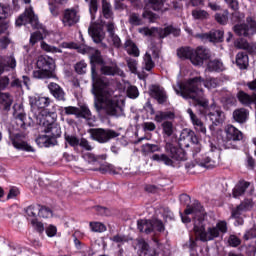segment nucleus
<instances>
[{
    "mask_svg": "<svg viewBox=\"0 0 256 256\" xmlns=\"http://www.w3.org/2000/svg\"><path fill=\"white\" fill-rule=\"evenodd\" d=\"M177 55L180 59H189L191 61V57H193V49L180 48L177 51Z\"/></svg>",
    "mask_w": 256,
    "mask_h": 256,
    "instance_id": "37998d69",
    "label": "nucleus"
},
{
    "mask_svg": "<svg viewBox=\"0 0 256 256\" xmlns=\"http://www.w3.org/2000/svg\"><path fill=\"white\" fill-rule=\"evenodd\" d=\"M83 159H85V161H87L88 163H95L98 159H105V156H95L91 153H85L83 154Z\"/></svg>",
    "mask_w": 256,
    "mask_h": 256,
    "instance_id": "6e6d98bb",
    "label": "nucleus"
},
{
    "mask_svg": "<svg viewBox=\"0 0 256 256\" xmlns=\"http://www.w3.org/2000/svg\"><path fill=\"white\" fill-rule=\"evenodd\" d=\"M29 103L31 106L32 111H38L41 109V111L38 113L37 117L43 113V111H46V113H51L46 109V107H49L51 105V99L49 97L41 96V95H34L29 97Z\"/></svg>",
    "mask_w": 256,
    "mask_h": 256,
    "instance_id": "6e6552de",
    "label": "nucleus"
},
{
    "mask_svg": "<svg viewBox=\"0 0 256 256\" xmlns=\"http://www.w3.org/2000/svg\"><path fill=\"white\" fill-rule=\"evenodd\" d=\"M97 9H98L97 0H91L89 5V11L92 19H95L94 14L97 13Z\"/></svg>",
    "mask_w": 256,
    "mask_h": 256,
    "instance_id": "774afa93",
    "label": "nucleus"
},
{
    "mask_svg": "<svg viewBox=\"0 0 256 256\" xmlns=\"http://www.w3.org/2000/svg\"><path fill=\"white\" fill-rule=\"evenodd\" d=\"M159 57V50L157 48H150L144 55V69L146 71H151L153 67H155V62H153V59H157Z\"/></svg>",
    "mask_w": 256,
    "mask_h": 256,
    "instance_id": "a211bd4d",
    "label": "nucleus"
},
{
    "mask_svg": "<svg viewBox=\"0 0 256 256\" xmlns=\"http://www.w3.org/2000/svg\"><path fill=\"white\" fill-rule=\"evenodd\" d=\"M225 133L228 141H241V139H243V133L233 125H227Z\"/></svg>",
    "mask_w": 256,
    "mask_h": 256,
    "instance_id": "4be33fe9",
    "label": "nucleus"
},
{
    "mask_svg": "<svg viewBox=\"0 0 256 256\" xmlns=\"http://www.w3.org/2000/svg\"><path fill=\"white\" fill-rule=\"evenodd\" d=\"M102 13L105 19H113V10L111 4L107 0H102Z\"/></svg>",
    "mask_w": 256,
    "mask_h": 256,
    "instance_id": "4c0bfd02",
    "label": "nucleus"
},
{
    "mask_svg": "<svg viewBox=\"0 0 256 256\" xmlns=\"http://www.w3.org/2000/svg\"><path fill=\"white\" fill-rule=\"evenodd\" d=\"M75 71L79 75H83L87 72V63L85 61H80L75 65Z\"/></svg>",
    "mask_w": 256,
    "mask_h": 256,
    "instance_id": "13d9d810",
    "label": "nucleus"
},
{
    "mask_svg": "<svg viewBox=\"0 0 256 256\" xmlns=\"http://www.w3.org/2000/svg\"><path fill=\"white\" fill-rule=\"evenodd\" d=\"M110 241H113V243H117L118 245H123V243H127V237L121 234H117L111 237Z\"/></svg>",
    "mask_w": 256,
    "mask_h": 256,
    "instance_id": "e2e57ef3",
    "label": "nucleus"
},
{
    "mask_svg": "<svg viewBox=\"0 0 256 256\" xmlns=\"http://www.w3.org/2000/svg\"><path fill=\"white\" fill-rule=\"evenodd\" d=\"M77 118H82L86 119L88 121L89 125L95 123V116L91 113V110L87 105H82L80 109H78V117Z\"/></svg>",
    "mask_w": 256,
    "mask_h": 256,
    "instance_id": "a878e982",
    "label": "nucleus"
},
{
    "mask_svg": "<svg viewBox=\"0 0 256 256\" xmlns=\"http://www.w3.org/2000/svg\"><path fill=\"white\" fill-rule=\"evenodd\" d=\"M173 117H175V114L172 112H158L155 116V121L161 123V121H165V119H173Z\"/></svg>",
    "mask_w": 256,
    "mask_h": 256,
    "instance_id": "09e8293b",
    "label": "nucleus"
},
{
    "mask_svg": "<svg viewBox=\"0 0 256 256\" xmlns=\"http://www.w3.org/2000/svg\"><path fill=\"white\" fill-rule=\"evenodd\" d=\"M127 96L130 99H137L139 97V90L135 86H129L127 89Z\"/></svg>",
    "mask_w": 256,
    "mask_h": 256,
    "instance_id": "052dcab7",
    "label": "nucleus"
},
{
    "mask_svg": "<svg viewBox=\"0 0 256 256\" xmlns=\"http://www.w3.org/2000/svg\"><path fill=\"white\" fill-rule=\"evenodd\" d=\"M139 33L142 35H149V36H155L159 35L162 39L167 37V35H174L175 37H178L180 35L181 30L174 28L173 26H168L166 28H140Z\"/></svg>",
    "mask_w": 256,
    "mask_h": 256,
    "instance_id": "0eeeda50",
    "label": "nucleus"
},
{
    "mask_svg": "<svg viewBox=\"0 0 256 256\" xmlns=\"http://www.w3.org/2000/svg\"><path fill=\"white\" fill-rule=\"evenodd\" d=\"M145 11L143 13V17L145 19H153V13L149 11L152 9L153 11H162L163 10V0H148L146 2Z\"/></svg>",
    "mask_w": 256,
    "mask_h": 256,
    "instance_id": "dca6fc26",
    "label": "nucleus"
},
{
    "mask_svg": "<svg viewBox=\"0 0 256 256\" xmlns=\"http://www.w3.org/2000/svg\"><path fill=\"white\" fill-rule=\"evenodd\" d=\"M92 137L98 143H107L109 139H115V137H119V134L114 130H105V129H96L92 133Z\"/></svg>",
    "mask_w": 256,
    "mask_h": 256,
    "instance_id": "ddd939ff",
    "label": "nucleus"
},
{
    "mask_svg": "<svg viewBox=\"0 0 256 256\" xmlns=\"http://www.w3.org/2000/svg\"><path fill=\"white\" fill-rule=\"evenodd\" d=\"M208 71H225V65L221 60H210L207 64Z\"/></svg>",
    "mask_w": 256,
    "mask_h": 256,
    "instance_id": "c9c22d12",
    "label": "nucleus"
},
{
    "mask_svg": "<svg viewBox=\"0 0 256 256\" xmlns=\"http://www.w3.org/2000/svg\"><path fill=\"white\" fill-rule=\"evenodd\" d=\"M189 215H192L194 220H198V223H194V232L196 237L200 238V241H213V239H217V237L227 233L228 228L225 221H218L215 226H210L205 230V226L201 223L205 217V210L198 201H195L192 206H187L184 215L181 214L183 223H191Z\"/></svg>",
    "mask_w": 256,
    "mask_h": 256,
    "instance_id": "f03ea898",
    "label": "nucleus"
},
{
    "mask_svg": "<svg viewBox=\"0 0 256 256\" xmlns=\"http://www.w3.org/2000/svg\"><path fill=\"white\" fill-rule=\"evenodd\" d=\"M137 225L141 233H153V220H138Z\"/></svg>",
    "mask_w": 256,
    "mask_h": 256,
    "instance_id": "2f4dec72",
    "label": "nucleus"
},
{
    "mask_svg": "<svg viewBox=\"0 0 256 256\" xmlns=\"http://www.w3.org/2000/svg\"><path fill=\"white\" fill-rule=\"evenodd\" d=\"M138 247L146 256H157V251H155V249L149 248V244L145 241H140Z\"/></svg>",
    "mask_w": 256,
    "mask_h": 256,
    "instance_id": "e433bc0d",
    "label": "nucleus"
},
{
    "mask_svg": "<svg viewBox=\"0 0 256 256\" xmlns=\"http://www.w3.org/2000/svg\"><path fill=\"white\" fill-rule=\"evenodd\" d=\"M210 41L213 43L221 42L223 41V35L224 32L222 30H214L210 32Z\"/></svg>",
    "mask_w": 256,
    "mask_h": 256,
    "instance_id": "a18cd8bd",
    "label": "nucleus"
},
{
    "mask_svg": "<svg viewBox=\"0 0 256 256\" xmlns=\"http://www.w3.org/2000/svg\"><path fill=\"white\" fill-rule=\"evenodd\" d=\"M91 62V78H92V95H94V107L97 113L105 111L107 115L112 117H123L125 115V110L120 104L117 97H113V90H111V84L107 80L100 78L97 74L95 65H103V57H101V52L95 50V52L90 56Z\"/></svg>",
    "mask_w": 256,
    "mask_h": 256,
    "instance_id": "f257e3e1",
    "label": "nucleus"
},
{
    "mask_svg": "<svg viewBox=\"0 0 256 256\" xmlns=\"http://www.w3.org/2000/svg\"><path fill=\"white\" fill-rule=\"evenodd\" d=\"M152 224L153 232L158 231L159 233H161L162 231H165V225H163V222L161 220L153 219Z\"/></svg>",
    "mask_w": 256,
    "mask_h": 256,
    "instance_id": "4d7b16f0",
    "label": "nucleus"
},
{
    "mask_svg": "<svg viewBox=\"0 0 256 256\" xmlns=\"http://www.w3.org/2000/svg\"><path fill=\"white\" fill-rule=\"evenodd\" d=\"M78 145L79 147H82V149H85V151H93L91 143H89V141H87L85 138H81Z\"/></svg>",
    "mask_w": 256,
    "mask_h": 256,
    "instance_id": "69168bd1",
    "label": "nucleus"
},
{
    "mask_svg": "<svg viewBox=\"0 0 256 256\" xmlns=\"http://www.w3.org/2000/svg\"><path fill=\"white\" fill-rule=\"evenodd\" d=\"M203 83L206 89H216V87H219V80L216 78H208L204 81L203 78L196 77L188 80L186 83H177L176 86H173V89L180 97L192 99L196 105L207 109L209 107V100L205 98L203 89H201Z\"/></svg>",
    "mask_w": 256,
    "mask_h": 256,
    "instance_id": "7ed1b4c3",
    "label": "nucleus"
},
{
    "mask_svg": "<svg viewBox=\"0 0 256 256\" xmlns=\"http://www.w3.org/2000/svg\"><path fill=\"white\" fill-rule=\"evenodd\" d=\"M40 47L46 53H63V50H61V48L51 46V45L47 44L45 41H42L40 43Z\"/></svg>",
    "mask_w": 256,
    "mask_h": 256,
    "instance_id": "c03bdc74",
    "label": "nucleus"
},
{
    "mask_svg": "<svg viewBox=\"0 0 256 256\" xmlns=\"http://www.w3.org/2000/svg\"><path fill=\"white\" fill-rule=\"evenodd\" d=\"M249 182L240 181L233 189L232 195L235 199L244 195L245 191L249 188Z\"/></svg>",
    "mask_w": 256,
    "mask_h": 256,
    "instance_id": "7c9ffc66",
    "label": "nucleus"
},
{
    "mask_svg": "<svg viewBox=\"0 0 256 256\" xmlns=\"http://www.w3.org/2000/svg\"><path fill=\"white\" fill-rule=\"evenodd\" d=\"M189 141H192L194 145H197L199 143V138H197V135L193 130L186 128L184 129V140H181L180 145L189 147Z\"/></svg>",
    "mask_w": 256,
    "mask_h": 256,
    "instance_id": "5701e85b",
    "label": "nucleus"
},
{
    "mask_svg": "<svg viewBox=\"0 0 256 256\" xmlns=\"http://www.w3.org/2000/svg\"><path fill=\"white\" fill-rule=\"evenodd\" d=\"M100 71L102 75H119L120 77H125V72H123V70H121L116 65L107 66L103 64L100 68Z\"/></svg>",
    "mask_w": 256,
    "mask_h": 256,
    "instance_id": "393cba45",
    "label": "nucleus"
},
{
    "mask_svg": "<svg viewBox=\"0 0 256 256\" xmlns=\"http://www.w3.org/2000/svg\"><path fill=\"white\" fill-rule=\"evenodd\" d=\"M11 15V8L9 6H3L0 4V20L7 19Z\"/></svg>",
    "mask_w": 256,
    "mask_h": 256,
    "instance_id": "680f3d73",
    "label": "nucleus"
},
{
    "mask_svg": "<svg viewBox=\"0 0 256 256\" xmlns=\"http://www.w3.org/2000/svg\"><path fill=\"white\" fill-rule=\"evenodd\" d=\"M38 125L41 127L42 133L36 138L38 147H53L57 145V138L61 137V126L57 124V115L55 113H42L36 117Z\"/></svg>",
    "mask_w": 256,
    "mask_h": 256,
    "instance_id": "20e7f679",
    "label": "nucleus"
},
{
    "mask_svg": "<svg viewBox=\"0 0 256 256\" xmlns=\"http://www.w3.org/2000/svg\"><path fill=\"white\" fill-rule=\"evenodd\" d=\"M38 70L33 72L35 79H52L55 77V60L49 56H40L36 62Z\"/></svg>",
    "mask_w": 256,
    "mask_h": 256,
    "instance_id": "39448f33",
    "label": "nucleus"
},
{
    "mask_svg": "<svg viewBox=\"0 0 256 256\" xmlns=\"http://www.w3.org/2000/svg\"><path fill=\"white\" fill-rule=\"evenodd\" d=\"M199 165L206 169H213L219 165V155H216V157L207 156L202 162H199Z\"/></svg>",
    "mask_w": 256,
    "mask_h": 256,
    "instance_id": "c85d7f7f",
    "label": "nucleus"
},
{
    "mask_svg": "<svg viewBox=\"0 0 256 256\" xmlns=\"http://www.w3.org/2000/svg\"><path fill=\"white\" fill-rule=\"evenodd\" d=\"M32 25V27L37 28L39 27V18L33 12V8H28L25 12L18 17L16 20L17 27H21V25Z\"/></svg>",
    "mask_w": 256,
    "mask_h": 256,
    "instance_id": "9d476101",
    "label": "nucleus"
},
{
    "mask_svg": "<svg viewBox=\"0 0 256 256\" xmlns=\"http://www.w3.org/2000/svg\"><path fill=\"white\" fill-rule=\"evenodd\" d=\"M27 115H25V110H23V107L21 106H14V123H16L17 128L19 129V127L21 129H25V127H27Z\"/></svg>",
    "mask_w": 256,
    "mask_h": 256,
    "instance_id": "f3484780",
    "label": "nucleus"
},
{
    "mask_svg": "<svg viewBox=\"0 0 256 256\" xmlns=\"http://www.w3.org/2000/svg\"><path fill=\"white\" fill-rule=\"evenodd\" d=\"M66 143H69L71 147H79V143L81 140L77 138V136L73 135H65Z\"/></svg>",
    "mask_w": 256,
    "mask_h": 256,
    "instance_id": "864d4df0",
    "label": "nucleus"
},
{
    "mask_svg": "<svg viewBox=\"0 0 256 256\" xmlns=\"http://www.w3.org/2000/svg\"><path fill=\"white\" fill-rule=\"evenodd\" d=\"M62 113H64V115H75L76 117H78L79 108L75 106L64 107L62 108Z\"/></svg>",
    "mask_w": 256,
    "mask_h": 256,
    "instance_id": "5fc2aeb1",
    "label": "nucleus"
},
{
    "mask_svg": "<svg viewBox=\"0 0 256 256\" xmlns=\"http://www.w3.org/2000/svg\"><path fill=\"white\" fill-rule=\"evenodd\" d=\"M115 25L113 23L107 24V31L109 33V41L114 45V47H121V38L116 35L115 31Z\"/></svg>",
    "mask_w": 256,
    "mask_h": 256,
    "instance_id": "cd10ccee",
    "label": "nucleus"
},
{
    "mask_svg": "<svg viewBox=\"0 0 256 256\" xmlns=\"http://www.w3.org/2000/svg\"><path fill=\"white\" fill-rule=\"evenodd\" d=\"M143 153L149 154V153H159L161 152V146L157 144H144L142 146Z\"/></svg>",
    "mask_w": 256,
    "mask_h": 256,
    "instance_id": "a19ab883",
    "label": "nucleus"
},
{
    "mask_svg": "<svg viewBox=\"0 0 256 256\" xmlns=\"http://www.w3.org/2000/svg\"><path fill=\"white\" fill-rule=\"evenodd\" d=\"M61 3H63V0H54V3H49V11L53 17H59V5H61Z\"/></svg>",
    "mask_w": 256,
    "mask_h": 256,
    "instance_id": "79ce46f5",
    "label": "nucleus"
},
{
    "mask_svg": "<svg viewBox=\"0 0 256 256\" xmlns=\"http://www.w3.org/2000/svg\"><path fill=\"white\" fill-rule=\"evenodd\" d=\"M165 151L167 154H162V163L164 165L173 166L174 161H187V154L183 150L173 146L171 142H167L165 145Z\"/></svg>",
    "mask_w": 256,
    "mask_h": 256,
    "instance_id": "423d86ee",
    "label": "nucleus"
},
{
    "mask_svg": "<svg viewBox=\"0 0 256 256\" xmlns=\"http://www.w3.org/2000/svg\"><path fill=\"white\" fill-rule=\"evenodd\" d=\"M228 244L230 247H239V245H241V239L235 235H230L228 238Z\"/></svg>",
    "mask_w": 256,
    "mask_h": 256,
    "instance_id": "0e129e2a",
    "label": "nucleus"
},
{
    "mask_svg": "<svg viewBox=\"0 0 256 256\" xmlns=\"http://www.w3.org/2000/svg\"><path fill=\"white\" fill-rule=\"evenodd\" d=\"M90 228L94 233H104V231H107V227L100 222H90Z\"/></svg>",
    "mask_w": 256,
    "mask_h": 256,
    "instance_id": "de8ad7c7",
    "label": "nucleus"
},
{
    "mask_svg": "<svg viewBox=\"0 0 256 256\" xmlns=\"http://www.w3.org/2000/svg\"><path fill=\"white\" fill-rule=\"evenodd\" d=\"M38 215L44 219H50V217H53V211L47 207L39 206Z\"/></svg>",
    "mask_w": 256,
    "mask_h": 256,
    "instance_id": "8fccbe9b",
    "label": "nucleus"
},
{
    "mask_svg": "<svg viewBox=\"0 0 256 256\" xmlns=\"http://www.w3.org/2000/svg\"><path fill=\"white\" fill-rule=\"evenodd\" d=\"M255 237H256V226L246 231V233L244 234L245 241H249V239H255Z\"/></svg>",
    "mask_w": 256,
    "mask_h": 256,
    "instance_id": "338daca9",
    "label": "nucleus"
},
{
    "mask_svg": "<svg viewBox=\"0 0 256 256\" xmlns=\"http://www.w3.org/2000/svg\"><path fill=\"white\" fill-rule=\"evenodd\" d=\"M12 137V145L15 149H20L21 151L33 152V147L29 146L25 141H23V137L20 134H11Z\"/></svg>",
    "mask_w": 256,
    "mask_h": 256,
    "instance_id": "412c9836",
    "label": "nucleus"
},
{
    "mask_svg": "<svg viewBox=\"0 0 256 256\" xmlns=\"http://www.w3.org/2000/svg\"><path fill=\"white\" fill-rule=\"evenodd\" d=\"M192 17L199 21H205V19H209V13L205 10L195 9L192 11Z\"/></svg>",
    "mask_w": 256,
    "mask_h": 256,
    "instance_id": "58836bf2",
    "label": "nucleus"
},
{
    "mask_svg": "<svg viewBox=\"0 0 256 256\" xmlns=\"http://www.w3.org/2000/svg\"><path fill=\"white\" fill-rule=\"evenodd\" d=\"M48 89L55 99L58 101H65V92L63 91V88L59 86V84L51 82L48 85Z\"/></svg>",
    "mask_w": 256,
    "mask_h": 256,
    "instance_id": "b1692460",
    "label": "nucleus"
},
{
    "mask_svg": "<svg viewBox=\"0 0 256 256\" xmlns=\"http://www.w3.org/2000/svg\"><path fill=\"white\" fill-rule=\"evenodd\" d=\"M126 63L129 71H131L134 74H137V67L139 63L133 58H126Z\"/></svg>",
    "mask_w": 256,
    "mask_h": 256,
    "instance_id": "3c124183",
    "label": "nucleus"
},
{
    "mask_svg": "<svg viewBox=\"0 0 256 256\" xmlns=\"http://www.w3.org/2000/svg\"><path fill=\"white\" fill-rule=\"evenodd\" d=\"M236 64L240 69H247L249 67V56L245 52H239L236 55Z\"/></svg>",
    "mask_w": 256,
    "mask_h": 256,
    "instance_id": "f704fd0d",
    "label": "nucleus"
},
{
    "mask_svg": "<svg viewBox=\"0 0 256 256\" xmlns=\"http://www.w3.org/2000/svg\"><path fill=\"white\" fill-rule=\"evenodd\" d=\"M205 115L208 117V119H210L213 125H221V123L225 121V113L221 111L219 106H210Z\"/></svg>",
    "mask_w": 256,
    "mask_h": 256,
    "instance_id": "f8f14e48",
    "label": "nucleus"
},
{
    "mask_svg": "<svg viewBox=\"0 0 256 256\" xmlns=\"http://www.w3.org/2000/svg\"><path fill=\"white\" fill-rule=\"evenodd\" d=\"M175 131V128L173 127V123L170 121H164L162 123V132L163 135H165L166 137H171V135H173Z\"/></svg>",
    "mask_w": 256,
    "mask_h": 256,
    "instance_id": "ea45409f",
    "label": "nucleus"
},
{
    "mask_svg": "<svg viewBox=\"0 0 256 256\" xmlns=\"http://www.w3.org/2000/svg\"><path fill=\"white\" fill-rule=\"evenodd\" d=\"M215 20L220 25H227V21L229 20V11H224L223 13H217L215 15Z\"/></svg>",
    "mask_w": 256,
    "mask_h": 256,
    "instance_id": "49530a36",
    "label": "nucleus"
},
{
    "mask_svg": "<svg viewBox=\"0 0 256 256\" xmlns=\"http://www.w3.org/2000/svg\"><path fill=\"white\" fill-rule=\"evenodd\" d=\"M211 57V54L206 48L198 47L197 49L192 51L191 63L198 67L203 65L204 61H207Z\"/></svg>",
    "mask_w": 256,
    "mask_h": 256,
    "instance_id": "4468645a",
    "label": "nucleus"
},
{
    "mask_svg": "<svg viewBox=\"0 0 256 256\" xmlns=\"http://www.w3.org/2000/svg\"><path fill=\"white\" fill-rule=\"evenodd\" d=\"M187 113L190 117L191 123H192L196 133H201L202 135H207V127H205V124L203 123V121H201V119H199V117H197V115H195V113H193V110L191 108H189L187 110Z\"/></svg>",
    "mask_w": 256,
    "mask_h": 256,
    "instance_id": "6ab92c4d",
    "label": "nucleus"
},
{
    "mask_svg": "<svg viewBox=\"0 0 256 256\" xmlns=\"http://www.w3.org/2000/svg\"><path fill=\"white\" fill-rule=\"evenodd\" d=\"M26 215L28 217H33V219H35V217H37V215H39V205L29 206L26 209Z\"/></svg>",
    "mask_w": 256,
    "mask_h": 256,
    "instance_id": "603ef678",
    "label": "nucleus"
},
{
    "mask_svg": "<svg viewBox=\"0 0 256 256\" xmlns=\"http://www.w3.org/2000/svg\"><path fill=\"white\" fill-rule=\"evenodd\" d=\"M124 49L127 51L128 55H133V57H139L140 55L139 48L131 39H127L125 41Z\"/></svg>",
    "mask_w": 256,
    "mask_h": 256,
    "instance_id": "c756f323",
    "label": "nucleus"
},
{
    "mask_svg": "<svg viewBox=\"0 0 256 256\" xmlns=\"http://www.w3.org/2000/svg\"><path fill=\"white\" fill-rule=\"evenodd\" d=\"M150 95L156 99V101L163 105V103H167V92L163 87L153 85L150 87Z\"/></svg>",
    "mask_w": 256,
    "mask_h": 256,
    "instance_id": "aec40b11",
    "label": "nucleus"
},
{
    "mask_svg": "<svg viewBox=\"0 0 256 256\" xmlns=\"http://www.w3.org/2000/svg\"><path fill=\"white\" fill-rule=\"evenodd\" d=\"M105 22L94 23L88 29L89 35L92 37L94 43H101L105 39V31H103Z\"/></svg>",
    "mask_w": 256,
    "mask_h": 256,
    "instance_id": "2eb2a0df",
    "label": "nucleus"
},
{
    "mask_svg": "<svg viewBox=\"0 0 256 256\" xmlns=\"http://www.w3.org/2000/svg\"><path fill=\"white\" fill-rule=\"evenodd\" d=\"M249 209H251V201H244L232 211V217L234 219H239V217H241L245 211H249Z\"/></svg>",
    "mask_w": 256,
    "mask_h": 256,
    "instance_id": "bb28decb",
    "label": "nucleus"
},
{
    "mask_svg": "<svg viewBox=\"0 0 256 256\" xmlns=\"http://www.w3.org/2000/svg\"><path fill=\"white\" fill-rule=\"evenodd\" d=\"M249 117V111L245 108L237 109L233 112V119L237 123H245Z\"/></svg>",
    "mask_w": 256,
    "mask_h": 256,
    "instance_id": "473e14b6",
    "label": "nucleus"
},
{
    "mask_svg": "<svg viewBox=\"0 0 256 256\" xmlns=\"http://www.w3.org/2000/svg\"><path fill=\"white\" fill-rule=\"evenodd\" d=\"M247 24H237L234 26V32L240 37H251L256 32V22L253 18L247 17Z\"/></svg>",
    "mask_w": 256,
    "mask_h": 256,
    "instance_id": "1a4fd4ad",
    "label": "nucleus"
},
{
    "mask_svg": "<svg viewBox=\"0 0 256 256\" xmlns=\"http://www.w3.org/2000/svg\"><path fill=\"white\" fill-rule=\"evenodd\" d=\"M79 11L75 8L65 9L61 16L62 25L65 27H73V25H77L79 23Z\"/></svg>",
    "mask_w": 256,
    "mask_h": 256,
    "instance_id": "9b49d317",
    "label": "nucleus"
},
{
    "mask_svg": "<svg viewBox=\"0 0 256 256\" xmlns=\"http://www.w3.org/2000/svg\"><path fill=\"white\" fill-rule=\"evenodd\" d=\"M38 41H43V34L39 31H36L30 36V44L35 45V43H38Z\"/></svg>",
    "mask_w": 256,
    "mask_h": 256,
    "instance_id": "bf43d9fd",
    "label": "nucleus"
},
{
    "mask_svg": "<svg viewBox=\"0 0 256 256\" xmlns=\"http://www.w3.org/2000/svg\"><path fill=\"white\" fill-rule=\"evenodd\" d=\"M13 105V97L9 93L0 92V107L6 111L11 109Z\"/></svg>",
    "mask_w": 256,
    "mask_h": 256,
    "instance_id": "72a5a7b5",
    "label": "nucleus"
}]
</instances>
